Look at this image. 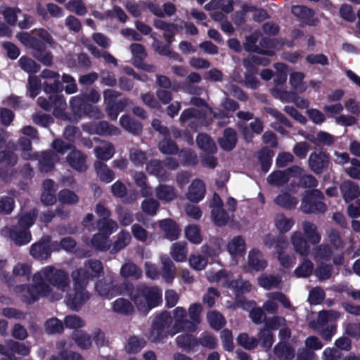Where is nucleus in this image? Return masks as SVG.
Segmentation results:
<instances>
[{
  "label": "nucleus",
  "instance_id": "obj_3",
  "mask_svg": "<svg viewBox=\"0 0 360 360\" xmlns=\"http://www.w3.org/2000/svg\"><path fill=\"white\" fill-rule=\"evenodd\" d=\"M323 194L318 189L307 191L304 193L301 210L307 214L316 212H325L327 210L326 205L321 201Z\"/></svg>",
  "mask_w": 360,
  "mask_h": 360
},
{
  "label": "nucleus",
  "instance_id": "obj_52",
  "mask_svg": "<svg viewBox=\"0 0 360 360\" xmlns=\"http://www.w3.org/2000/svg\"><path fill=\"white\" fill-rule=\"evenodd\" d=\"M275 203L288 209L291 210L295 207L297 204V199L288 193L280 194L274 199Z\"/></svg>",
  "mask_w": 360,
  "mask_h": 360
},
{
  "label": "nucleus",
  "instance_id": "obj_43",
  "mask_svg": "<svg viewBox=\"0 0 360 360\" xmlns=\"http://www.w3.org/2000/svg\"><path fill=\"white\" fill-rule=\"evenodd\" d=\"M112 310L118 314L128 315L134 311L133 304L125 298H118L112 303Z\"/></svg>",
  "mask_w": 360,
  "mask_h": 360
},
{
  "label": "nucleus",
  "instance_id": "obj_31",
  "mask_svg": "<svg viewBox=\"0 0 360 360\" xmlns=\"http://www.w3.org/2000/svg\"><path fill=\"white\" fill-rule=\"evenodd\" d=\"M146 343L147 342L143 338L132 335L127 340L124 350L129 354H136L146 347Z\"/></svg>",
  "mask_w": 360,
  "mask_h": 360
},
{
  "label": "nucleus",
  "instance_id": "obj_15",
  "mask_svg": "<svg viewBox=\"0 0 360 360\" xmlns=\"http://www.w3.org/2000/svg\"><path fill=\"white\" fill-rule=\"evenodd\" d=\"M158 225L167 239L173 241L179 238L181 230L174 220L171 219L160 220Z\"/></svg>",
  "mask_w": 360,
  "mask_h": 360
},
{
  "label": "nucleus",
  "instance_id": "obj_37",
  "mask_svg": "<svg viewBox=\"0 0 360 360\" xmlns=\"http://www.w3.org/2000/svg\"><path fill=\"white\" fill-rule=\"evenodd\" d=\"M304 78V75L300 72H292L290 75L289 83L295 93L302 94L307 90V86L303 82Z\"/></svg>",
  "mask_w": 360,
  "mask_h": 360
},
{
  "label": "nucleus",
  "instance_id": "obj_7",
  "mask_svg": "<svg viewBox=\"0 0 360 360\" xmlns=\"http://www.w3.org/2000/svg\"><path fill=\"white\" fill-rule=\"evenodd\" d=\"M82 129L90 134H98L104 136H117L120 134L119 128L106 121L86 123L82 125Z\"/></svg>",
  "mask_w": 360,
  "mask_h": 360
},
{
  "label": "nucleus",
  "instance_id": "obj_14",
  "mask_svg": "<svg viewBox=\"0 0 360 360\" xmlns=\"http://www.w3.org/2000/svg\"><path fill=\"white\" fill-rule=\"evenodd\" d=\"M30 253L33 257L38 259L49 258L51 257L49 238L44 237L39 242L34 243L30 248Z\"/></svg>",
  "mask_w": 360,
  "mask_h": 360
},
{
  "label": "nucleus",
  "instance_id": "obj_47",
  "mask_svg": "<svg viewBox=\"0 0 360 360\" xmlns=\"http://www.w3.org/2000/svg\"><path fill=\"white\" fill-rule=\"evenodd\" d=\"M131 237L129 232L126 231H121L118 235L117 238L112 245L110 249V253L116 254L121 250L127 247L131 242Z\"/></svg>",
  "mask_w": 360,
  "mask_h": 360
},
{
  "label": "nucleus",
  "instance_id": "obj_45",
  "mask_svg": "<svg viewBox=\"0 0 360 360\" xmlns=\"http://www.w3.org/2000/svg\"><path fill=\"white\" fill-rule=\"evenodd\" d=\"M120 124L125 130L134 135H139L142 131V125L127 115L121 117Z\"/></svg>",
  "mask_w": 360,
  "mask_h": 360
},
{
  "label": "nucleus",
  "instance_id": "obj_58",
  "mask_svg": "<svg viewBox=\"0 0 360 360\" xmlns=\"http://www.w3.org/2000/svg\"><path fill=\"white\" fill-rule=\"evenodd\" d=\"M307 139L310 142H311L317 146H321V145L330 146L334 141L333 137L328 133H326L324 131L319 132L316 134V136L309 135L307 137Z\"/></svg>",
  "mask_w": 360,
  "mask_h": 360
},
{
  "label": "nucleus",
  "instance_id": "obj_28",
  "mask_svg": "<svg viewBox=\"0 0 360 360\" xmlns=\"http://www.w3.org/2000/svg\"><path fill=\"white\" fill-rule=\"evenodd\" d=\"M227 250L232 257L243 256L245 252V241L240 236L233 237L227 244Z\"/></svg>",
  "mask_w": 360,
  "mask_h": 360
},
{
  "label": "nucleus",
  "instance_id": "obj_33",
  "mask_svg": "<svg viewBox=\"0 0 360 360\" xmlns=\"http://www.w3.org/2000/svg\"><path fill=\"white\" fill-rule=\"evenodd\" d=\"M187 243L184 241L174 243L170 248V255L177 262H184L187 259Z\"/></svg>",
  "mask_w": 360,
  "mask_h": 360
},
{
  "label": "nucleus",
  "instance_id": "obj_26",
  "mask_svg": "<svg viewBox=\"0 0 360 360\" xmlns=\"http://www.w3.org/2000/svg\"><path fill=\"white\" fill-rule=\"evenodd\" d=\"M274 223L279 233L284 234L292 228L295 221L292 218L288 217L283 213H278L274 217Z\"/></svg>",
  "mask_w": 360,
  "mask_h": 360
},
{
  "label": "nucleus",
  "instance_id": "obj_13",
  "mask_svg": "<svg viewBox=\"0 0 360 360\" xmlns=\"http://www.w3.org/2000/svg\"><path fill=\"white\" fill-rule=\"evenodd\" d=\"M37 159L41 172H48L52 169L55 164L60 160L59 155L52 150L43 151L38 154Z\"/></svg>",
  "mask_w": 360,
  "mask_h": 360
},
{
  "label": "nucleus",
  "instance_id": "obj_9",
  "mask_svg": "<svg viewBox=\"0 0 360 360\" xmlns=\"http://www.w3.org/2000/svg\"><path fill=\"white\" fill-rule=\"evenodd\" d=\"M290 242L294 251L301 256L307 257L310 252L309 240L300 231H293L290 236Z\"/></svg>",
  "mask_w": 360,
  "mask_h": 360
},
{
  "label": "nucleus",
  "instance_id": "obj_10",
  "mask_svg": "<svg viewBox=\"0 0 360 360\" xmlns=\"http://www.w3.org/2000/svg\"><path fill=\"white\" fill-rule=\"evenodd\" d=\"M86 158L84 153L74 148L66 156V161L72 169L79 172H84L88 169Z\"/></svg>",
  "mask_w": 360,
  "mask_h": 360
},
{
  "label": "nucleus",
  "instance_id": "obj_11",
  "mask_svg": "<svg viewBox=\"0 0 360 360\" xmlns=\"http://www.w3.org/2000/svg\"><path fill=\"white\" fill-rule=\"evenodd\" d=\"M73 293H70L66 297L67 305L74 311H78L81 307L90 298L89 292L84 289H74Z\"/></svg>",
  "mask_w": 360,
  "mask_h": 360
},
{
  "label": "nucleus",
  "instance_id": "obj_48",
  "mask_svg": "<svg viewBox=\"0 0 360 360\" xmlns=\"http://www.w3.org/2000/svg\"><path fill=\"white\" fill-rule=\"evenodd\" d=\"M168 335H170L169 330H163L155 323H152L148 338L151 342L157 344L163 342Z\"/></svg>",
  "mask_w": 360,
  "mask_h": 360
},
{
  "label": "nucleus",
  "instance_id": "obj_6",
  "mask_svg": "<svg viewBox=\"0 0 360 360\" xmlns=\"http://www.w3.org/2000/svg\"><path fill=\"white\" fill-rule=\"evenodd\" d=\"M1 235L12 240L16 245L21 246L27 244L31 240V233L29 230L17 226H5L0 231Z\"/></svg>",
  "mask_w": 360,
  "mask_h": 360
},
{
  "label": "nucleus",
  "instance_id": "obj_40",
  "mask_svg": "<svg viewBox=\"0 0 360 360\" xmlns=\"http://www.w3.org/2000/svg\"><path fill=\"white\" fill-rule=\"evenodd\" d=\"M72 338L77 345L82 349H89L92 346V340L90 335L83 330L75 331Z\"/></svg>",
  "mask_w": 360,
  "mask_h": 360
},
{
  "label": "nucleus",
  "instance_id": "obj_53",
  "mask_svg": "<svg viewBox=\"0 0 360 360\" xmlns=\"http://www.w3.org/2000/svg\"><path fill=\"white\" fill-rule=\"evenodd\" d=\"M37 217V212L35 210H32L29 212L22 213L18 217L19 226L28 230L29 228L34 223Z\"/></svg>",
  "mask_w": 360,
  "mask_h": 360
},
{
  "label": "nucleus",
  "instance_id": "obj_32",
  "mask_svg": "<svg viewBox=\"0 0 360 360\" xmlns=\"http://www.w3.org/2000/svg\"><path fill=\"white\" fill-rule=\"evenodd\" d=\"M302 227L304 233L307 236V239L310 243L315 245L320 243L321 236L318 231L316 224L309 221H304L302 224Z\"/></svg>",
  "mask_w": 360,
  "mask_h": 360
},
{
  "label": "nucleus",
  "instance_id": "obj_64",
  "mask_svg": "<svg viewBox=\"0 0 360 360\" xmlns=\"http://www.w3.org/2000/svg\"><path fill=\"white\" fill-rule=\"evenodd\" d=\"M158 148L161 153L167 155L176 154L179 151L177 145L169 137L165 138L159 142Z\"/></svg>",
  "mask_w": 360,
  "mask_h": 360
},
{
  "label": "nucleus",
  "instance_id": "obj_61",
  "mask_svg": "<svg viewBox=\"0 0 360 360\" xmlns=\"http://www.w3.org/2000/svg\"><path fill=\"white\" fill-rule=\"evenodd\" d=\"M236 340L239 345L248 350L254 349L258 345L257 339L255 337H250L246 333L239 334Z\"/></svg>",
  "mask_w": 360,
  "mask_h": 360
},
{
  "label": "nucleus",
  "instance_id": "obj_2",
  "mask_svg": "<svg viewBox=\"0 0 360 360\" xmlns=\"http://www.w3.org/2000/svg\"><path fill=\"white\" fill-rule=\"evenodd\" d=\"M130 297L139 311L146 314L161 302L162 292L157 286L139 285L131 292Z\"/></svg>",
  "mask_w": 360,
  "mask_h": 360
},
{
  "label": "nucleus",
  "instance_id": "obj_1",
  "mask_svg": "<svg viewBox=\"0 0 360 360\" xmlns=\"http://www.w3.org/2000/svg\"><path fill=\"white\" fill-rule=\"evenodd\" d=\"M32 281L31 285H20L15 288L22 301L27 303L34 302L41 297L50 300H60L63 295L54 291L53 288L62 292L68 291L70 288L69 273L53 265L46 266L34 274Z\"/></svg>",
  "mask_w": 360,
  "mask_h": 360
},
{
  "label": "nucleus",
  "instance_id": "obj_50",
  "mask_svg": "<svg viewBox=\"0 0 360 360\" xmlns=\"http://www.w3.org/2000/svg\"><path fill=\"white\" fill-rule=\"evenodd\" d=\"M112 288V279L104 278L98 281L95 285L96 291L98 294L105 298H110Z\"/></svg>",
  "mask_w": 360,
  "mask_h": 360
},
{
  "label": "nucleus",
  "instance_id": "obj_54",
  "mask_svg": "<svg viewBox=\"0 0 360 360\" xmlns=\"http://www.w3.org/2000/svg\"><path fill=\"white\" fill-rule=\"evenodd\" d=\"M129 160L136 167L143 166L148 160V156L145 151L137 148H131L129 150Z\"/></svg>",
  "mask_w": 360,
  "mask_h": 360
},
{
  "label": "nucleus",
  "instance_id": "obj_49",
  "mask_svg": "<svg viewBox=\"0 0 360 360\" xmlns=\"http://www.w3.org/2000/svg\"><path fill=\"white\" fill-rule=\"evenodd\" d=\"M58 201L63 205H74L79 200V197L74 191L69 189H63L58 194Z\"/></svg>",
  "mask_w": 360,
  "mask_h": 360
},
{
  "label": "nucleus",
  "instance_id": "obj_30",
  "mask_svg": "<svg viewBox=\"0 0 360 360\" xmlns=\"http://www.w3.org/2000/svg\"><path fill=\"white\" fill-rule=\"evenodd\" d=\"M219 146L225 150H231L236 145V131L232 128H226L224 131L223 137L219 139Z\"/></svg>",
  "mask_w": 360,
  "mask_h": 360
},
{
  "label": "nucleus",
  "instance_id": "obj_24",
  "mask_svg": "<svg viewBox=\"0 0 360 360\" xmlns=\"http://www.w3.org/2000/svg\"><path fill=\"white\" fill-rule=\"evenodd\" d=\"M161 259V274L164 280L170 283L175 277L176 268L173 262L167 255H163Z\"/></svg>",
  "mask_w": 360,
  "mask_h": 360
},
{
  "label": "nucleus",
  "instance_id": "obj_63",
  "mask_svg": "<svg viewBox=\"0 0 360 360\" xmlns=\"http://www.w3.org/2000/svg\"><path fill=\"white\" fill-rule=\"evenodd\" d=\"M18 64L22 70L30 74L37 72L40 69L39 64L27 56H22L18 60Z\"/></svg>",
  "mask_w": 360,
  "mask_h": 360
},
{
  "label": "nucleus",
  "instance_id": "obj_22",
  "mask_svg": "<svg viewBox=\"0 0 360 360\" xmlns=\"http://www.w3.org/2000/svg\"><path fill=\"white\" fill-rule=\"evenodd\" d=\"M248 263V266L255 271H262L267 266V261L264 259V255L257 249L249 252Z\"/></svg>",
  "mask_w": 360,
  "mask_h": 360
},
{
  "label": "nucleus",
  "instance_id": "obj_44",
  "mask_svg": "<svg viewBox=\"0 0 360 360\" xmlns=\"http://www.w3.org/2000/svg\"><path fill=\"white\" fill-rule=\"evenodd\" d=\"M274 352L280 360H290L295 356L294 349L283 342L278 343L274 347Z\"/></svg>",
  "mask_w": 360,
  "mask_h": 360
},
{
  "label": "nucleus",
  "instance_id": "obj_20",
  "mask_svg": "<svg viewBox=\"0 0 360 360\" xmlns=\"http://www.w3.org/2000/svg\"><path fill=\"white\" fill-rule=\"evenodd\" d=\"M153 25L157 29H160L164 32L163 37L167 44L171 45L177 32V25L169 23L161 20H154Z\"/></svg>",
  "mask_w": 360,
  "mask_h": 360
},
{
  "label": "nucleus",
  "instance_id": "obj_21",
  "mask_svg": "<svg viewBox=\"0 0 360 360\" xmlns=\"http://www.w3.org/2000/svg\"><path fill=\"white\" fill-rule=\"evenodd\" d=\"M343 199L349 202L357 198L360 195L359 186L354 182L347 180L343 181L340 187Z\"/></svg>",
  "mask_w": 360,
  "mask_h": 360
},
{
  "label": "nucleus",
  "instance_id": "obj_56",
  "mask_svg": "<svg viewBox=\"0 0 360 360\" xmlns=\"http://www.w3.org/2000/svg\"><path fill=\"white\" fill-rule=\"evenodd\" d=\"M33 56L43 65L51 66L53 63V56L49 51L41 49V44L33 50Z\"/></svg>",
  "mask_w": 360,
  "mask_h": 360
},
{
  "label": "nucleus",
  "instance_id": "obj_8",
  "mask_svg": "<svg viewBox=\"0 0 360 360\" xmlns=\"http://www.w3.org/2000/svg\"><path fill=\"white\" fill-rule=\"evenodd\" d=\"M329 157L323 152L311 153L308 159L310 169L316 174H320L326 170L329 165Z\"/></svg>",
  "mask_w": 360,
  "mask_h": 360
},
{
  "label": "nucleus",
  "instance_id": "obj_59",
  "mask_svg": "<svg viewBox=\"0 0 360 360\" xmlns=\"http://www.w3.org/2000/svg\"><path fill=\"white\" fill-rule=\"evenodd\" d=\"M18 161V156L14 152L10 150H3L0 151V164L8 167H14Z\"/></svg>",
  "mask_w": 360,
  "mask_h": 360
},
{
  "label": "nucleus",
  "instance_id": "obj_62",
  "mask_svg": "<svg viewBox=\"0 0 360 360\" xmlns=\"http://www.w3.org/2000/svg\"><path fill=\"white\" fill-rule=\"evenodd\" d=\"M120 274L124 278L134 277L139 278L141 276L142 271L136 264L128 262L121 267Z\"/></svg>",
  "mask_w": 360,
  "mask_h": 360
},
{
  "label": "nucleus",
  "instance_id": "obj_51",
  "mask_svg": "<svg viewBox=\"0 0 360 360\" xmlns=\"http://www.w3.org/2000/svg\"><path fill=\"white\" fill-rule=\"evenodd\" d=\"M97 228L103 235L105 234L108 236L118 229V224L115 221L110 219V217H105V219H101L98 221Z\"/></svg>",
  "mask_w": 360,
  "mask_h": 360
},
{
  "label": "nucleus",
  "instance_id": "obj_19",
  "mask_svg": "<svg viewBox=\"0 0 360 360\" xmlns=\"http://www.w3.org/2000/svg\"><path fill=\"white\" fill-rule=\"evenodd\" d=\"M156 198L161 201L171 202L178 197L177 190L171 185L159 184L155 188Z\"/></svg>",
  "mask_w": 360,
  "mask_h": 360
},
{
  "label": "nucleus",
  "instance_id": "obj_17",
  "mask_svg": "<svg viewBox=\"0 0 360 360\" xmlns=\"http://www.w3.org/2000/svg\"><path fill=\"white\" fill-rule=\"evenodd\" d=\"M82 44L87 49V50L96 58L102 57L108 63L117 65L116 58L109 52H101L90 39L83 37L81 39Z\"/></svg>",
  "mask_w": 360,
  "mask_h": 360
},
{
  "label": "nucleus",
  "instance_id": "obj_46",
  "mask_svg": "<svg viewBox=\"0 0 360 360\" xmlns=\"http://www.w3.org/2000/svg\"><path fill=\"white\" fill-rule=\"evenodd\" d=\"M202 307L200 303L191 304L188 309L187 314L189 316V321L193 324V331H195L197 326L200 323Z\"/></svg>",
  "mask_w": 360,
  "mask_h": 360
},
{
  "label": "nucleus",
  "instance_id": "obj_42",
  "mask_svg": "<svg viewBox=\"0 0 360 360\" xmlns=\"http://www.w3.org/2000/svg\"><path fill=\"white\" fill-rule=\"evenodd\" d=\"M198 146L207 153H214L217 151V146L214 141L206 134H200L196 138Z\"/></svg>",
  "mask_w": 360,
  "mask_h": 360
},
{
  "label": "nucleus",
  "instance_id": "obj_41",
  "mask_svg": "<svg viewBox=\"0 0 360 360\" xmlns=\"http://www.w3.org/2000/svg\"><path fill=\"white\" fill-rule=\"evenodd\" d=\"M311 255L316 261H328L331 257L332 249L328 244L323 243L315 246L312 249Z\"/></svg>",
  "mask_w": 360,
  "mask_h": 360
},
{
  "label": "nucleus",
  "instance_id": "obj_23",
  "mask_svg": "<svg viewBox=\"0 0 360 360\" xmlns=\"http://www.w3.org/2000/svg\"><path fill=\"white\" fill-rule=\"evenodd\" d=\"M202 118L201 112L193 108L184 110L180 115L179 121L182 124H188L192 129H196V122Z\"/></svg>",
  "mask_w": 360,
  "mask_h": 360
},
{
  "label": "nucleus",
  "instance_id": "obj_4",
  "mask_svg": "<svg viewBox=\"0 0 360 360\" xmlns=\"http://www.w3.org/2000/svg\"><path fill=\"white\" fill-rule=\"evenodd\" d=\"M187 315V311L182 307H177L173 310L174 324L169 329L171 336L181 331L194 332Z\"/></svg>",
  "mask_w": 360,
  "mask_h": 360
},
{
  "label": "nucleus",
  "instance_id": "obj_55",
  "mask_svg": "<svg viewBox=\"0 0 360 360\" xmlns=\"http://www.w3.org/2000/svg\"><path fill=\"white\" fill-rule=\"evenodd\" d=\"M173 319L168 311H162L158 314L153 319V323L162 328L163 330H168L171 328Z\"/></svg>",
  "mask_w": 360,
  "mask_h": 360
},
{
  "label": "nucleus",
  "instance_id": "obj_34",
  "mask_svg": "<svg viewBox=\"0 0 360 360\" xmlns=\"http://www.w3.org/2000/svg\"><path fill=\"white\" fill-rule=\"evenodd\" d=\"M146 169L150 174L155 176L159 181H163L167 179L166 172L160 160H150L147 163Z\"/></svg>",
  "mask_w": 360,
  "mask_h": 360
},
{
  "label": "nucleus",
  "instance_id": "obj_12",
  "mask_svg": "<svg viewBox=\"0 0 360 360\" xmlns=\"http://www.w3.org/2000/svg\"><path fill=\"white\" fill-rule=\"evenodd\" d=\"M49 100L51 103V109L53 108V115L59 119L68 120L69 116L65 112L67 103L63 95L52 94L49 96Z\"/></svg>",
  "mask_w": 360,
  "mask_h": 360
},
{
  "label": "nucleus",
  "instance_id": "obj_35",
  "mask_svg": "<svg viewBox=\"0 0 360 360\" xmlns=\"http://www.w3.org/2000/svg\"><path fill=\"white\" fill-rule=\"evenodd\" d=\"M94 154L96 157L101 160L107 161L110 160L115 154V150L114 146L105 141L101 145L94 148Z\"/></svg>",
  "mask_w": 360,
  "mask_h": 360
},
{
  "label": "nucleus",
  "instance_id": "obj_36",
  "mask_svg": "<svg viewBox=\"0 0 360 360\" xmlns=\"http://www.w3.org/2000/svg\"><path fill=\"white\" fill-rule=\"evenodd\" d=\"M94 168L97 176L102 181L108 184L115 179L114 172L101 161H96Z\"/></svg>",
  "mask_w": 360,
  "mask_h": 360
},
{
  "label": "nucleus",
  "instance_id": "obj_16",
  "mask_svg": "<svg viewBox=\"0 0 360 360\" xmlns=\"http://www.w3.org/2000/svg\"><path fill=\"white\" fill-rule=\"evenodd\" d=\"M206 191L204 182L200 179H195L188 187L186 198L193 202H198L205 196Z\"/></svg>",
  "mask_w": 360,
  "mask_h": 360
},
{
  "label": "nucleus",
  "instance_id": "obj_38",
  "mask_svg": "<svg viewBox=\"0 0 360 360\" xmlns=\"http://www.w3.org/2000/svg\"><path fill=\"white\" fill-rule=\"evenodd\" d=\"M281 283V277L274 274H262L258 278V283L259 286L266 289L278 288Z\"/></svg>",
  "mask_w": 360,
  "mask_h": 360
},
{
  "label": "nucleus",
  "instance_id": "obj_27",
  "mask_svg": "<svg viewBox=\"0 0 360 360\" xmlns=\"http://www.w3.org/2000/svg\"><path fill=\"white\" fill-rule=\"evenodd\" d=\"M259 34L257 32H254L252 34L246 37L245 42L243 44L244 49L248 52H255L261 54L272 56L273 51L264 49L256 45Z\"/></svg>",
  "mask_w": 360,
  "mask_h": 360
},
{
  "label": "nucleus",
  "instance_id": "obj_5",
  "mask_svg": "<svg viewBox=\"0 0 360 360\" xmlns=\"http://www.w3.org/2000/svg\"><path fill=\"white\" fill-rule=\"evenodd\" d=\"M267 300L264 303L262 308L269 314H276L278 310V302L285 309H293V307L288 297L281 292H271L266 294Z\"/></svg>",
  "mask_w": 360,
  "mask_h": 360
},
{
  "label": "nucleus",
  "instance_id": "obj_29",
  "mask_svg": "<svg viewBox=\"0 0 360 360\" xmlns=\"http://www.w3.org/2000/svg\"><path fill=\"white\" fill-rule=\"evenodd\" d=\"M82 267L85 269L91 278L100 277L104 274L103 263L96 259L86 260Z\"/></svg>",
  "mask_w": 360,
  "mask_h": 360
},
{
  "label": "nucleus",
  "instance_id": "obj_39",
  "mask_svg": "<svg viewBox=\"0 0 360 360\" xmlns=\"http://www.w3.org/2000/svg\"><path fill=\"white\" fill-rule=\"evenodd\" d=\"M87 244L100 251H107L110 250L111 246L108 237L102 233L95 234Z\"/></svg>",
  "mask_w": 360,
  "mask_h": 360
},
{
  "label": "nucleus",
  "instance_id": "obj_57",
  "mask_svg": "<svg viewBox=\"0 0 360 360\" xmlns=\"http://www.w3.org/2000/svg\"><path fill=\"white\" fill-rule=\"evenodd\" d=\"M115 213L117 215V219L123 226H129L134 221L132 213L121 205H117L115 208Z\"/></svg>",
  "mask_w": 360,
  "mask_h": 360
},
{
  "label": "nucleus",
  "instance_id": "obj_60",
  "mask_svg": "<svg viewBox=\"0 0 360 360\" xmlns=\"http://www.w3.org/2000/svg\"><path fill=\"white\" fill-rule=\"evenodd\" d=\"M289 180V176L287 172L276 171L270 174L267 177V181L269 184L280 186Z\"/></svg>",
  "mask_w": 360,
  "mask_h": 360
},
{
  "label": "nucleus",
  "instance_id": "obj_18",
  "mask_svg": "<svg viewBox=\"0 0 360 360\" xmlns=\"http://www.w3.org/2000/svg\"><path fill=\"white\" fill-rule=\"evenodd\" d=\"M292 13L304 20L309 25L314 26L318 22V19L314 18L315 12L304 6H293L291 8Z\"/></svg>",
  "mask_w": 360,
  "mask_h": 360
},
{
  "label": "nucleus",
  "instance_id": "obj_25",
  "mask_svg": "<svg viewBox=\"0 0 360 360\" xmlns=\"http://www.w3.org/2000/svg\"><path fill=\"white\" fill-rule=\"evenodd\" d=\"M71 278L73 281L74 289H84L86 288L89 279V275L83 269L82 267H79L71 273Z\"/></svg>",
  "mask_w": 360,
  "mask_h": 360
}]
</instances>
